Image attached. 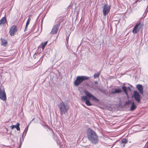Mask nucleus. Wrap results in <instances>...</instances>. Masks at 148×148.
I'll use <instances>...</instances> for the list:
<instances>
[{"label": "nucleus", "instance_id": "39448f33", "mask_svg": "<svg viewBox=\"0 0 148 148\" xmlns=\"http://www.w3.org/2000/svg\"><path fill=\"white\" fill-rule=\"evenodd\" d=\"M143 25L142 24L140 23L134 26L132 30V33L134 34H136L138 32H142Z\"/></svg>", "mask_w": 148, "mask_h": 148}, {"label": "nucleus", "instance_id": "a878e982", "mask_svg": "<svg viewBox=\"0 0 148 148\" xmlns=\"http://www.w3.org/2000/svg\"><path fill=\"white\" fill-rule=\"evenodd\" d=\"M22 143V141L21 140V138H20V143Z\"/></svg>", "mask_w": 148, "mask_h": 148}, {"label": "nucleus", "instance_id": "4be33fe9", "mask_svg": "<svg viewBox=\"0 0 148 148\" xmlns=\"http://www.w3.org/2000/svg\"><path fill=\"white\" fill-rule=\"evenodd\" d=\"M48 41H45V42L44 44L42 45L41 48L43 50L45 47V46L47 44Z\"/></svg>", "mask_w": 148, "mask_h": 148}, {"label": "nucleus", "instance_id": "ddd939ff", "mask_svg": "<svg viewBox=\"0 0 148 148\" xmlns=\"http://www.w3.org/2000/svg\"><path fill=\"white\" fill-rule=\"evenodd\" d=\"M137 106L135 104L134 102L133 101L132 103L131 106L130 108V110L131 111H133L136 108Z\"/></svg>", "mask_w": 148, "mask_h": 148}, {"label": "nucleus", "instance_id": "7ed1b4c3", "mask_svg": "<svg viewBox=\"0 0 148 148\" xmlns=\"http://www.w3.org/2000/svg\"><path fill=\"white\" fill-rule=\"evenodd\" d=\"M58 107L61 116L67 113L69 109L68 104L65 102H62L58 104Z\"/></svg>", "mask_w": 148, "mask_h": 148}, {"label": "nucleus", "instance_id": "cd10ccee", "mask_svg": "<svg viewBox=\"0 0 148 148\" xmlns=\"http://www.w3.org/2000/svg\"><path fill=\"white\" fill-rule=\"evenodd\" d=\"M127 89L128 90H129L130 91L131 90V89L130 88V87H127Z\"/></svg>", "mask_w": 148, "mask_h": 148}, {"label": "nucleus", "instance_id": "2eb2a0df", "mask_svg": "<svg viewBox=\"0 0 148 148\" xmlns=\"http://www.w3.org/2000/svg\"><path fill=\"white\" fill-rule=\"evenodd\" d=\"M1 45L6 46V45L7 44V41L5 40L2 38H1Z\"/></svg>", "mask_w": 148, "mask_h": 148}, {"label": "nucleus", "instance_id": "c756f323", "mask_svg": "<svg viewBox=\"0 0 148 148\" xmlns=\"http://www.w3.org/2000/svg\"><path fill=\"white\" fill-rule=\"evenodd\" d=\"M56 140V142H57V144L58 145V144H60V143L58 142V140Z\"/></svg>", "mask_w": 148, "mask_h": 148}, {"label": "nucleus", "instance_id": "f257e3e1", "mask_svg": "<svg viewBox=\"0 0 148 148\" xmlns=\"http://www.w3.org/2000/svg\"><path fill=\"white\" fill-rule=\"evenodd\" d=\"M87 137L92 144H96L99 142V138L96 133L91 128H89L86 131Z\"/></svg>", "mask_w": 148, "mask_h": 148}, {"label": "nucleus", "instance_id": "c85d7f7f", "mask_svg": "<svg viewBox=\"0 0 148 148\" xmlns=\"http://www.w3.org/2000/svg\"><path fill=\"white\" fill-rule=\"evenodd\" d=\"M22 143H20V144H19V147H21V145H22Z\"/></svg>", "mask_w": 148, "mask_h": 148}, {"label": "nucleus", "instance_id": "a211bd4d", "mask_svg": "<svg viewBox=\"0 0 148 148\" xmlns=\"http://www.w3.org/2000/svg\"><path fill=\"white\" fill-rule=\"evenodd\" d=\"M28 126H27L25 128L24 131L22 135L23 139V136H26V133L27 132L28 129Z\"/></svg>", "mask_w": 148, "mask_h": 148}, {"label": "nucleus", "instance_id": "aec40b11", "mask_svg": "<svg viewBox=\"0 0 148 148\" xmlns=\"http://www.w3.org/2000/svg\"><path fill=\"white\" fill-rule=\"evenodd\" d=\"M127 141H128V140L127 139H126V138H124V139H122L121 142V143L125 144L127 143ZM124 145H125V144H124L123 146H124Z\"/></svg>", "mask_w": 148, "mask_h": 148}, {"label": "nucleus", "instance_id": "393cba45", "mask_svg": "<svg viewBox=\"0 0 148 148\" xmlns=\"http://www.w3.org/2000/svg\"><path fill=\"white\" fill-rule=\"evenodd\" d=\"M27 27H26V26H25V27L24 29V32H25L27 30Z\"/></svg>", "mask_w": 148, "mask_h": 148}, {"label": "nucleus", "instance_id": "9b49d317", "mask_svg": "<svg viewBox=\"0 0 148 148\" xmlns=\"http://www.w3.org/2000/svg\"><path fill=\"white\" fill-rule=\"evenodd\" d=\"M136 88L140 94H143V88L142 85L140 84H137L136 86Z\"/></svg>", "mask_w": 148, "mask_h": 148}, {"label": "nucleus", "instance_id": "f03ea898", "mask_svg": "<svg viewBox=\"0 0 148 148\" xmlns=\"http://www.w3.org/2000/svg\"><path fill=\"white\" fill-rule=\"evenodd\" d=\"M84 92L86 95L85 96H83L82 97V99L84 101H85L86 104L88 106H92V104L90 103L89 100L87 98L89 99H91L92 100L97 101H99V100L96 97L91 94L90 92L85 90Z\"/></svg>", "mask_w": 148, "mask_h": 148}, {"label": "nucleus", "instance_id": "bb28decb", "mask_svg": "<svg viewBox=\"0 0 148 148\" xmlns=\"http://www.w3.org/2000/svg\"><path fill=\"white\" fill-rule=\"evenodd\" d=\"M147 11V12L148 11V5H147L146 9V10L145 12Z\"/></svg>", "mask_w": 148, "mask_h": 148}, {"label": "nucleus", "instance_id": "2f4dec72", "mask_svg": "<svg viewBox=\"0 0 148 148\" xmlns=\"http://www.w3.org/2000/svg\"><path fill=\"white\" fill-rule=\"evenodd\" d=\"M31 122H30V123L28 124V125H27V126H28V127L29 126V125H30V124L31 123Z\"/></svg>", "mask_w": 148, "mask_h": 148}, {"label": "nucleus", "instance_id": "72a5a7b5", "mask_svg": "<svg viewBox=\"0 0 148 148\" xmlns=\"http://www.w3.org/2000/svg\"><path fill=\"white\" fill-rule=\"evenodd\" d=\"M18 148H21V147H19Z\"/></svg>", "mask_w": 148, "mask_h": 148}, {"label": "nucleus", "instance_id": "0eeeda50", "mask_svg": "<svg viewBox=\"0 0 148 148\" xmlns=\"http://www.w3.org/2000/svg\"><path fill=\"white\" fill-rule=\"evenodd\" d=\"M0 99L3 101H6L7 99L6 96L4 88H0Z\"/></svg>", "mask_w": 148, "mask_h": 148}, {"label": "nucleus", "instance_id": "6ab92c4d", "mask_svg": "<svg viewBox=\"0 0 148 148\" xmlns=\"http://www.w3.org/2000/svg\"><path fill=\"white\" fill-rule=\"evenodd\" d=\"M132 100H128L127 101H126L124 104V106H126L127 105H129L130 103L132 104Z\"/></svg>", "mask_w": 148, "mask_h": 148}, {"label": "nucleus", "instance_id": "f8f14e48", "mask_svg": "<svg viewBox=\"0 0 148 148\" xmlns=\"http://www.w3.org/2000/svg\"><path fill=\"white\" fill-rule=\"evenodd\" d=\"M20 124L18 123H17L16 125H11L10 127H11L12 129H13L14 128H15L17 131L20 130V128L19 127Z\"/></svg>", "mask_w": 148, "mask_h": 148}, {"label": "nucleus", "instance_id": "6e6552de", "mask_svg": "<svg viewBox=\"0 0 148 148\" xmlns=\"http://www.w3.org/2000/svg\"><path fill=\"white\" fill-rule=\"evenodd\" d=\"M62 20L63 19L62 18L60 19L59 21V23H58L57 25H54L51 32V34H54L57 33L58 30L60 25V22H61V21H62Z\"/></svg>", "mask_w": 148, "mask_h": 148}, {"label": "nucleus", "instance_id": "423d86ee", "mask_svg": "<svg viewBox=\"0 0 148 148\" xmlns=\"http://www.w3.org/2000/svg\"><path fill=\"white\" fill-rule=\"evenodd\" d=\"M111 6L107 4H104L103 8V13L104 16H106L108 14L110 10Z\"/></svg>", "mask_w": 148, "mask_h": 148}, {"label": "nucleus", "instance_id": "7c9ffc66", "mask_svg": "<svg viewBox=\"0 0 148 148\" xmlns=\"http://www.w3.org/2000/svg\"><path fill=\"white\" fill-rule=\"evenodd\" d=\"M95 84H97L98 83V82L97 81H95L94 82Z\"/></svg>", "mask_w": 148, "mask_h": 148}, {"label": "nucleus", "instance_id": "9d476101", "mask_svg": "<svg viewBox=\"0 0 148 148\" xmlns=\"http://www.w3.org/2000/svg\"><path fill=\"white\" fill-rule=\"evenodd\" d=\"M132 97H134L137 103H139L140 101V96L139 92L137 91H134Z\"/></svg>", "mask_w": 148, "mask_h": 148}, {"label": "nucleus", "instance_id": "473e14b6", "mask_svg": "<svg viewBox=\"0 0 148 148\" xmlns=\"http://www.w3.org/2000/svg\"><path fill=\"white\" fill-rule=\"evenodd\" d=\"M147 148H148V146H147Z\"/></svg>", "mask_w": 148, "mask_h": 148}, {"label": "nucleus", "instance_id": "412c9836", "mask_svg": "<svg viewBox=\"0 0 148 148\" xmlns=\"http://www.w3.org/2000/svg\"><path fill=\"white\" fill-rule=\"evenodd\" d=\"M101 74L100 72H99L97 73H95L94 75V78H96L97 77H99Z\"/></svg>", "mask_w": 148, "mask_h": 148}, {"label": "nucleus", "instance_id": "20e7f679", "mask_svg": "<svg viewBox=\"0 0 148 148\" xmlns=\"http://www.w3.org/2000/svg\"><path fill=\"white\" fill-rule=\"evenodd\" d=\"M90 77L84 76H79L77 77L75 80L74 84L75 86H77L80 84L84 81L87 80H89Z\"/></svg>", "mask_w": 148, "mask_h": 148}, {"label": "nucleus", "instance_id": "5701e85b", "mask_svg": "<svg viewBox=\"0 0 148 148\" xmlns=\"http://www.w3.org/2000/svg\"><path fill=\"white\" fill-rule=\"evenodd\" d=\"M30 20V17H29L28 19L27 22V23H26V24L25 26H26V27H27L28 25L29 24Z\"/></svg>", "mask_w": 148, "mask_h": 148}, {"label": "nucleus", "instance_id": "b1692460", "mask_svg": "<svg viewBox=\"0 0 148 148\" xmlns=\"http://www.w3.org/2000/svg\"><path fill=\"white\" fill-rule=\"evenodd\" d=\"M69 35H70L69 34L68 35V36H67L66 37V41L67 42V43H68V42L69 36Z\"/></svg>", "mask_w": 148, "mask_h": 148}, {"label": "nucleus", "instance_id": "dca6fc26", "mask_svg": "<svg viewBox=\"0 0 148 148\" xmlns=\"http://www.w3.org/2000/svg\"><path fill=\"white\" fill-rule=\"evenodd\" d=\"M6 21V18L5 17H3L0 20V25L5 24Z\"/></svg>", "mask_w": 148, "mask_h": 148}, {"label": "nucleus", "instance_id": "f3484780", "mask_svg": "<svg viewBox=\"0 0 148 148\" xmlns=\"http://www.w3.org/2000/svg\"><path fill=\"white\" fill-rule=\"evenodd\" d=\"M122 88L126 95L128 96V95L127 90V88L125 86H123L122 87Z\"/></svg>", "mask_w": 148, "mask_h": 148}, {"label": "nucleus", "instance_id": "1a4fd4ad", "mask_svg": "<svg viewBox=\"0 0 148 148\" xmlns=\"http://www.w3.org/2000/svg\"><path fill=\"white\" fill-rule=\"evenodd\" d=\"M18 29V28L16 25H13L9 29V33L10 35L11 36H14Z\"/></svg>", "mask_w": 148, "mask_h": 148}, {"label": "nucleus", "instance_id": "4468645a", "mask_svg": "<svg viewBox=\"0 0 148 148\" xmlns=\"http://www.w3.org/2000/svg\"><path fill=\"white\" fill-rule=\"evenodd\" d=\"M122 92V90L120 88H116L114 89V91L112 92V93L114 94V93H121Z\"/></svg>", "mask_w": 148, "mask_h": 148}]
</instances>
